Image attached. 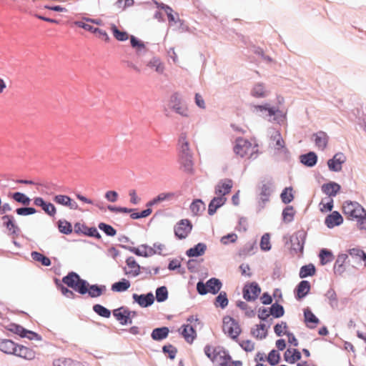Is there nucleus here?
<instances>
[{"label":"nucleus","mask_w":366,"mask_h":366,"mask_svg":"<svg viewBox=\"0 0 366 366\" xmlns=\"http://www.w3.org/2000/svg\"><path fill=\"white\" fill-rule=\"evenodd\" d=\"M62 282L71 287L76 292L84 295L88 294L91 298H97L104 295L107 291V287L104 285L93 284L91 285L80 275L71 271L66 275L63 277Z\"/></svg>","instance_id":"nucleus-1"},{"label":"nucleus","mask_w":366,"mask_h":366,"mask_svg":"<svg viewBox=\"0 0 366 366\" xmlns=\"http://www.w3.org/2000/svg\"><path fill=\"white\" fill-rule=\"evenodd\" d=\"M222 282L217 277H211L204 282L202 280H199L196 285V290L199 295L204 296L210 293L213 295H217L221 292L222 287Z\"/></svg>","instance_id":"nucleus-2"},{"label":"nucleus","mask_w":366,"mask_h":366,"mask_svg":"<svg viewBox=\"0 0 366 366\" xmlns=\"http://www.w3.org/2000/svg\"><path fill=\"white\" fill-rule=\"evenodd\" d=\"M259 189L257 210L260 212L265 207V204L269 201L270 196L274 191L273 179L270 177L261 182V185L258 186Z\"/></svg>","instance_id":"nucleus-3"},{"label":"nucleus","mask_w":366,"mask_h":366,"mask_svg":"<svg viewBox=\"0 0 366 366\" xmlns=\"http://www.w3.org/2000/svg\"><path fill=\"white\" fill-rule=\"evenodd\" d=\"M179 163L184 172L189 174H194L193 157L188 141H184L181 145L179 154Z\"/></svg>","instance_id":"nucleus-4"},{"label":"nucleus","mask_w":366,"mask_h":366,"mask_svg":"<svg viewBox=\"0 0 366 366\" xmlns=\"http://www.w3.org/2000/svg\"><path fill=\"white\" fill-rule=\"evenodd\" d=\"M252 107L253 108V112H267V116L269 117H272V122L275 123L280 124L286 119V114L282 110L277 107L270 106L268 103H264L263 104H253L252 105Z\"/></svg>","instance_id":"nucleus-5"},{"label":"nucleus","mask_w":366,"mask_h":366,"mask_svg":"<svg viewBox=\"0 0 366 366\" xmlns=\"http://www.w3.org/2000/svg\"><path fill=\"white\" fill-rule=\"evenodd\" d=\"M111 31L114 37L119 41H127L129 38L132 47L136 49L137 53L140 52L143 49H145L146 46L144 41L135 36L131 35L129 36V34L126 31L119 30L114 24H112Z\"/></svg>","instance_id":"nucleus-6"},{"label":"nucleus","mask_w":366,"mask_h":366,"mask_svg":"<svg viewBox=\"0 0 366 366\" xmlns=\"http://www.w3.org/2000/svg\"><path fill=\"white\" fill-rule=\"evenodd\" d=\"M223 331L235 342H238V337L242 333L239 322L232 317L226 315L223 317Z\"/></svg>","instance_id":"nucleus-7"},{"label":"nucleus","mask_w":366,"mask_h":366,"mask_svg":"<svg viewBox=\"0 0 366 366\" xmlns=\"http://www.w3.org/2000/svg\"><path fill=\"white\" fill-rule=\"evenodd\" d=\"M342 210L347 219L350 220L356 219L359 217V215H361L366 211L357 202L350 200H347L344 202Z\"/></svg>","instance_id":"nucleus-8"},{"label":"nucleus","mask_w":366,"mask_h":366,"mask_svg":"<svg viewBox=\"0 0 366 366\" xmlns=\"http://www.w3.org/2000/svg\"><path fill=\"white\" fill-rule=\"evenodd\" d=\"M306 237L307 232L304 229H300L290 236L291 252L295 254L303 253Z\"/></svg>","instance_id":"nucleus-9"},{"label":"nucleus","mask_w":366,"mask_h":366,"mask_svg":"<svg viewBox=\"0 0 366 366\" xmlns=\"http://www.w3.org/2000/svg\"><path fill=\"white\" fill-rule=\"evenodd\" d=\"M193 228L192 223L189 219H180L174 227V236L177 239H186Z\"/></svg>","instance_id":"nucleus-10"},{"label":"nucleus","mask_w":366,"mask_h":366,"mask_svg":"<svg viewBox=\"0 0 366 366\" xmlns=\"http://www.w3.org/2000/svg\"><path fill=\"white\" fill-rule=\"evenodd\" d=\"M261 293V287L256 282H247L242 289L243 298L247 302L256 300Z\"/></svg>","instance_id":"nucleus-11"},{"label":"nucleus","mask_w":366,"mask_h":366,"mask_svg":"<svg viewBox=\"0 0 366 366\" xmlns=\"http://www.w3.org/2000/svg\"><path fill=\"white\" fill-rule=\"evenodd\" d=\"M74 231L76 234H82L97 239H101L102 235L96 227H88L84 223L76 222L74 225Z\"/></svg>","instance_id":"nucleus-12"},{"label":"nucleus","mask_w":366,"mask_h":366,"mask_svg":"<svg viewBox=\"0 0 366 366\" xmlns=\"http://www.w3.org/2000/svg\"><path fill=\"white\" fill-rule=\"evenodd\" d=\"M169 106L174 112L182 117H188L187 108L182 104V99L179 97L178 93H174L171 96Z\"/></svg>","instance_id":"nucleus-13"},{"label":"nucleus","mask_w":366,"mask_h":366,"mask_svg":"<svg viewBox=\"0 0 366 366\" xmlns=\"http://www.w3.org/2000/svg\"><path fill=\"white\" fill-rule=\"evenodd\" d=\"M132 300L134 303H137L142 308H147L154 304L155 297L152 292H149L140 295L134 293L132 295Z\"/></svg>","instance_id":"nucleus-14"},{"label":"nucleus","mask_w":366,"mask_h":366,"mask_svg":"<svg viewBox=\"0 0 366 366\" xmlns=\"http://www.w3.org/2000/svg\"><path fill=\"white\" fill-rule=\"evenodd\" d=\"M233 187V181L231 179L225 178L218 182L214 187V193L217 197H225V195L231 192Z\"/></svg>","instance_id":"nucleus-15"},{"label":"nucleus","mask_w":366,"mask_h":366,"mask_svg":"<svg viewBox=\"0 0 366 366\" xmlns=\"http://www.w3.org/2000/svg\"><path fill=\"white\" fill-rule=\"evenodd\" d=\"M345 161V155L342 152H337L331 159H328V168L331 172H339L342 170V164Z\"/></svg>","instance_id":"nucleus-16"},{"label":"nucleus","mask_w":366,"mask_h":366,"mask_svg":"<svg viewBox=\"0 0 366 366\" xmlns=\"http://www.w3.org/2000/svg\"><path fill=\"white\" fill-rule=\"evenodd\" d=\"M112 315L122 325L132 324V320L129 317V312H127V307L126 306H122L113 310Z\"/></svg>","instance_id":"nucleus-17"},{"label":"nucleus","mask_w":366,"mask_h":366,"mask_svg":"<svg viewBox=\"0 0 366 366\" xmlns=\"http://www.w3.org/2000/svg\"><path fill=\"white\" fill-rule=\"evenodd\" d=\"M251 147L252 144L249 140L242 137H238L236 139L233 150L237 155L243 158L247 154L248 150Z\"/></svg>","instance_id":"nucleus-18"},{"label":"nucleus","mask_w":366,"mask_h":366,"mask_svg":"<svg viewBox=\"0 0 366 366\" xmlns=\"http://www.w3.org/2000/svg\"><path fill=\"white\" fill-rule=\"evenodd\" d=\"M311 284L308 280H301L294 290L295 297L300 301L304 299L310 292Z\"/></svg>","instance_id":"nucleus-19"},{"label":"nucleus","mask_w":366,"mask_h":366,"mask_svg":"<svg viewBox=\"0 0 366 366\" xmlns=\"http://www.w3.org/2000/svg\"><path fill=\"white\" fill-rule=\"evenodd\" d=\"M3 226L5 227L12 235H19L21 229L15 222L14 217L11 214H4L1 217Z\"/></svg>","instance_id":"nucleus-20"},{"label":"nucleus","mask_w":366,"mask_h":366,"mask_svg":"<svg viewBox=\"0 0 366 366\" xmlns=\"http://www.w3.org/2000/svg\"><path fill=\"white\" fill-rule=\"evenodd\" d=\"M180 335L187 343L192 344L197 337L195 328L189 324H184L179 329Z\"/></svg>","instance_id":"nucleus-21"},{"label":"nucleus","mask_w":366,"mask_h":366,"mask_svg":"<svg viewBox=\"0 0 366 366\" xmlns=\"http://www.w3.org/2000/svg\"><path fill=\"white\" fill-rule=\"evenodd\" d=\"M125 262L128 267L133 269L128 271L127 269V267H124V272L125 274H127L128 276L134 277H136L140 274L141 266L137 262V261L134 257L130 256V257H127L126 259Z\"/></svg>","instance_id":"nucleus-22"},{"label":"nucleus","mask_w":366,"mask_h":366,"mask_svg":"<svg viewBox=\"0 0 366 366\" xmlns=\"http://www.w3.org/2000/svg\"><path fill=\"white\" fill-rule=\"evenodd\" d=\"M343 217L337 211H333L325 219V224L329 229L340 226L343 223Z\"/></svg>","instance_id":"nucleus-23"},{"label":"nucleus","mask_w":366,"mask_h":366,"mask_svg":"<svg viewBox=\"0 0 366 366\" xmlns=\"http://www.w3.org/2000/svg\"><path fill=\"white\" fill-rule=\"evenodd\" d=\"M317 154L312 151H310L300 156V163L309 168L315 167L317 163Z\"/></svg>","instance_id":"nucleus-24"},{"label":"nucleus","mask_w":366,"mask_h":366,"mask_svg":"<svg viewBox=\"0 0 366 366\" xmlns=\"http://www.w3.org/2000/svg\"><path fill=\"white\" fill-rule=\"evenodd\" d=\"M304 321L307 327L310 329H315L316 325L320 323L319 318L312 312L310 307H305L303 310Z\"/></svg>","instance_id":"nucleus-25"},{"label":"nucleus","mask_w":366,"mask_h":366,"mask_svg":"<svg viewBox=\"0 0 366 366\" xmlns=\"http://www.w3.org/2000/svg\"><path fill=\"white\" fill-rule=\"evenodd\" d=\"M207 244L204 242H199L193 247L188 249L185 254L188 257H199L204 254L207 250Z\"/></svg>","instance_id":"nucleus-26"},{"label":"nucleus","mask_w":366,"mask_h":366,"mask_svg":"<svg viewBox=\"0 0 366 366\" xmlns=\"http://www.w3.org/2000/svg\"><path fill=\"white\" fill-rule=\"evenodd\" d=\"M322 192L326 195L335 197L341 190V186L335 182L325 183L321 187Z\"/></svg>","instance_id":"nucleus-27"},{"label":"nucleus","mask_w":366,"mask_h":366,"mask_svg":"<svg viewBox=\"0 0 366 366\" xmlns=\"http://www.w3.org/2000/svg\"><path fill=\"white\" fill-rule=\"evenodd\" d=\"M18 344L9 339H0V351L6 355L16 354Z\"/></svg>","instance_id":"nucleus-28"},{"label":"nucleus","mask_w":366,"mask_h":366,"mask_svg":"<svg viewBox=\"0 0 366 366\" xmlns=\"http://www.w3.org/2000/svg\"><path fill=\"white\" fill-rule=\"evenodd\" d=\"M313 140L315 145L322 150H324L328 144L329 137L326 132L323 131H319L313 134Z\"/></svg>","instance_id":"nucleus-29"},{"label":"nucleus","mask_w":366,"mask_h":366,"mask_svg":"<svg viewBox=\"0 0 366 366\" xmlns=\"http://www.w3.org/2000/svg\"><path fill=\"white\" fill-rule=\"evenodd\" d=\"M227 201L226 197H213L208 205V214L210 216L214 215L217 210L222 207Z\"/></svg>","instance_id":"nucleus-30"},{"label":"nucleus","mask_w":366,"mask_h":366,"mask_svg":"<svg viewBox=\"0 0 366 366\" xmlns=\"http://www.w3.org/2000/svg\"><path fill=\"white\" fill-rule=\"evenodd\" d=\"M269 92L266 89L265 86L262 82L256 83L250 91V95L254 98H265L268 97Z\"/></svg>","instance_id":"nucleus-31"},{"label":"nucleus","mask_w":366,"mask_h":366,"mask_svg":"<svg viewBox=\"0 0 366 366\" xmlns=\"http://www.w3.org/2000/svg\"><path fill=\"white\" fill-rule=\"evenodd\" d=\"M14 355L28 360L35 358V352L33 350L19 344L16 347V354H14Z\"/></svg>","instance_id":"nucleus-32"},{"label":"nucleus","mask_w":366,"mask_h":366,"mask_svg":"<svg viewBox=\"0 0 366 366\" xmlns=\"http://www.w3.org/2000/svg\"><path fill=\"white\" fill-rule=\"evenodd\" d=\"M169 333V329L168 327H156L152 330L151 337L154 341L160 342L165 340L168 337Z\"/></svg>","instance_id":"nucleus-33"},{"label":"nucleus","mask_w":366,"mask_h":366,"mask_svg":"<svg viewBox=\"0 0 366 366\" xmlns=\"http://www.w3.org/2000/svg\"><path fill=\"white\" fill-rule=\"evenodd\" d=\"M302 358L301 352L297 349L288 348L284 353V360L290 364H294Z\"/></svg>","instance_id":"nucleus-34"},{"label":"nucleus","mask_w":366,"mask_h":366,"mask_svg":"<svg viewBox=\"0 0 366 366\" xmlns=\"http://www.w3.org/2000/svg\"><path fill=\"white\" fill-rule=\"evenodd\" d=\"M348 258L347 254H339L334 264V272L341 275L345 271V263Z\"/></svg>","instance_id":"nucleus-35"},{"label":"nucleus","mask_w":366,"mask_h":366,"mask_svg":"<svg viewBox=\"0 0 366 366\" xmlns=\"http://www.w3.org/2000/svg\"><path fill=\"white\" fill-rule=\"evenodd\" d=\"M213 304L215 307L225 309L229 304V299L225 291L219 292L214 298Z\"/></svg>","instance_id":"nucleus-36"},{"label":"nucleus","mask_w":366,"mask_h":366,"mask_svg":"<svg viewBox=\"0 0 366 366\" xmlns=\"http://www.w3.org/2000/svg\"><path fill=\"white\" fill-rule=\"evenodd\" d=\"M130 286L131 282L129 280L125 278H122L112 285L111 290L115 292H124L127 291Z\"/></svg>","instance_id":"nucleus-37"},{"label":"nucleus","mask_w":366,"mask_h":366,"mask_svg":"<svg viewBox=\"0 0 366 366\" xmlns=\"http://www.w3.org/2000/svg\"><path fill=\"white\" fill-rule=\"evenodd\" d=\"M317 269L314 264L310 263L300 267L299 277L301 279L312 277L316 274Z\"/></svg>","instance_id":"nucleus-38"},{"label":"nucleus","mask_w":366,"mask_h":366,"mask_svg":"<svg viewBox=\"0 0 366 366\" xmlns=\"http://www.w3.org/2000/svg\"><path fill=\"white\" fill-rule=\"evenodd\" d=\"M56 226L61 234L69 235L73 232L71 223L64 219H59L56 222Z\"/></svg>","instance_id":"nucleus-39"},{"label":"nucleus","mask_w":366,"mask_h":366,"mask_svg":"<svg viewBox=\"0 0 366 366\" xmlns=\"http://www.w3.org/2000/svg\"><path fill=\"white\" fill-rule=\"evenodd\" d=\"M320 263L321 265H325L334 259V255L330 249L322 248L319 252Z\"/></svg>","instance_id":"nucleus-40"},{"label":"nucleus","mask_w":366,"mask_h":366,"mask_svg":"<svg viewBox=\"0 0 366 366\" xmlns=\"http://www.w3.org/2000/svg\"><path fill=\"white\" fill-rule=\"evenodd\" d=\"M269 311L270 315H272L274 318H280L285 315V308L284 307L278 303L277 300L275 302L272 303L270 307L268 308Z\"/></svg>","instance_id":"nucleus-41"},{"label":"nucleus","mask_w":366,"mask_h":366,"mask_svg":"<svg viewBox=\"0 0 366 366\" xmlns=\"http://www.w3.org/2000/svg\"><path fill=\"white\" fill-rule=\"evenodd\" d=\"M256 329L251 330V335L257 339L262 340L267 337V330L264 323H259L256 325Z\"/></svg>","instance_id":"nucleus-42"},{"label":"nucleus","mask_w":366,"mask_h":366,"mask_svg":"<svg viewBox=\"0 0 366 366\" xmlns=\"http://www.w3.org/2000/svg\"><path fill=\"white\" fill-rule=\"evenodd\" d=\"M11 198L15 202L21 204L24 206L30 204L31 199L26 194L21 192H15L11 194Z\"/></svg>","instance_id":"nucleus-43"},{"label":"nucleus","mask_w":366,"mask_h":366,"mask_svg":"<svg viewBox=\"0 0 366 366\" xmlns=\"http://www.w3.org/2000/svg\"><path fill=\"white\" fill-rule=\"evenodd\" d=\"M7 330L21 338H25V337H26V332H28L27 329L16 323L9 324L7 327Z\"/></svg>","instance_id":"nucleus-44"},{"label":"nucleus","mask_w":366,"mask_h":366,"mask_svg":"<svg viewBox=\"0 0 366 366\" xmlns=\"http://www.w3.org/2000/svg\"><path fill=\"white\" fill-rule=\"evenodd\" d=\"M189 208L192 214L197 216L205 209V204L201 199H195L191 203Z\"/></svg>","instance_id":"nucleus-45"},{"label":"nucleus","mask_w":366,"mask_h":366,"mask_svg":"<svg viewBox=\"0 0 366 366\" xmlns=\"http://www.w3.org/2000/svg\"><path fill=\"white\" fill-rule=\"evenodd\" d=\"M295 211L292 206L287 205L285 207L282 212V221L285 223H290L294 220Z\"/></svg>","instance_id":"nucleus-46"},{"label":"nucleus","mask_w":366,"mask_h":366,"mask_svg":"<svg viewBox=\"0 0 366 366\" xmlns=\"http://www.w3.org/2000/svg\"><path fill=\"white\" fill-rule=\"evenodd\" d=\"M31 257L34 261L40 262L43 266L49 267L51 264V261L48 257L37 251H32Z\"/></svg>","instance_id":"nucleus-47"},{"label":"nucleus","mask_w":366,"mask_h":366,"mask_svg":"<svg viewBox=\"0 0 366 366\" xmlns=\"http://www.w3.org/2000/svg\"><path fill=\"white\" fill-rule=\"evenodd\" d=\"M292 191L293 188L292 187H287L282 191L280 199L285 204H288L293 201L295 196Z\"/></svg>","instance_id":"nucleus-48"},{"label":"nucleus","mask_w":366,"mask_h":366,"mask_svg":"<svg viewBox=\"0 0 366 366\" xmlns=\"http://www.w3.org/2000/svg\"><path fill=\"white\" fill-rule=\"evenodd\" d=\"M169 297V292L166 286L158 287L155 290V300L157 302H165Z\"/></svg>","instance_id":"nucleus-49"},{"label":"nucleus","mask_w":366,"mask_h":366,"mask_svg":"<svg viewBox=\"0 0 366 366\" xmlns=\"http://www.w3.org/2000/svg\"><path fill=\"white\" fill-rule=\"evenodd\" d=\"M92 310L97 315L104 318H109L112 312L110 310L100 304L94 305Z\"/></svg>","instance_id":"nucleus-50"},{"label":"nucleus","mask_w":366,"mask_h":366,"mask_svg":"<svg viewBox=\"0 0 366 366\" xmlns=\"http://www.w3.org/2000/svg\"><path fill=\"white\" fill-rule=\"evenodd\" d=\"M267 361L271 366L277 365L281 361V355L280 352L277 350L272 349L268 353Z\"/></svg>","instance_id":"nucleus-51"},{"label":"nucleus","mask_w":366,"mask_h":366,"mask_svg":"<svg viewBox=\"0 0 366 366\" xmlns=\"http://www.w3.org/2000/svg\"><path fill=\"white\" fill-rule=\"evenodd\" d=\"M56 285L57 288L61 291V294L67 298L75 299L77 295L69 287H65L59 282L58 279H56Z\"/></svg>","instance_id":"nucleus-52"},{"label":"nucleus","mask_w":366,"mask_h":366,"mask_svg":"<svg viewBox=\"0 0 366 366\" xmlns=\"http://www.w3.org/2000/svg\"><path fill=\"white\" fill-rule=\"evenodd\" d=\"M325 296L329 300V305L332 309H335L338 305V300L337 297L336 292L335 290L332 287H330L327 292L325 293Z\"/></svg>","instance_id":"nucleus-53"},{"label":"nucleus","mask_w":366,"mask_h":366,"mask_svg":"<svg viewBox=\"0 0 366 366\" xmlns=\"http://www.w3.org/2000/svg\"><path fill=\"white\" fill-rule=\"evenodd\" d=\"M98 228L108 237H114L117 234V229L105 222H99Z\"/></svg>","instance_id":"nucleus-54"},{"label":"nucleus","mask_w":366,"mask_h":366,"mask_svg":"<svg viewBox=\"0 0 366 366\" xmlns=\"http://www.w3.org/2000/svg\"><path fill=\"white\" fill-rule=\"evenodd\" d=\"M162 352L170 360H174L177 353V349L172 344H167L162 347Z\"/></svg>","instance_id":"nucleus-55"},{"label":"nucleus","mask_w":366,"mask_h":366,"mask_svg":"<svg viewBox=\"0 0 366 366\" xmlns=\"http://www.w3.org/2000/svg\"><path fill=\"white\" fill-rule=\"evenodd\" d=\"M204 355L212 362H214L218 355H219V351H217L214 350V347H212L210 345H206L204 347Z\"/></svg>","instance_id":"nucleus-56"},{"label":"nucleus","mask_w":366,"mask_h":366,"mask_svg":"<svg viewBox=\"0 0 366 366\" xmlns=\"http://www.w3.org/2000/svg\"><path fill=\"white\" fill-rule=\"evenodd\" d=\"M271 139L275 142V149L280 150L285 147V142L279 130H274Z\"/></svg>","instance_id":"nucleus-57"},{"label":"nucleus","mask_w":366,"mask_h":366,"mask_svg":"<svg viewBox=\"0 0 366 366\" xmlns=\"http://www.w3.org/2000/svg\"><path fill=\"white\" fill-rule=\"evenodd\" d=\"M119 247L121 248H123L124 249L129 250V252H132L133 254H134L137 256L147 257V250L142 251L140 249V248H141L140 246L139 247H135L128 246L126 244H119Z\"/></svg>","instance_id":"nucleus-58"},{"label":"nucleus","mask_w":366,"mask_h":366,"mask_svg":"<svg viewBox=\"0 0 366 366\" xmlns=\"http://www.w3.org/2000/svg\"><path fill=\"white\" fill-rule=\"evenodd\" d=\"M260 249L264 252H268L271 249L272 246L270 244V234L269 233H264L260 239Z\"/></svg>","instance_id":"nucleus-59"},{"label":"nucleus","mask_w":366,"mask_h":366,"mask_svg":"<svg viewBox=\"0 0 366 366\" xmlns=\"http://www.w3.org/2000/svg\"><path fill=\"white\" fill-rule=\"evenodd\" d=\"M15 212L19 216H29L36 214L37 210L33 207L24 206L16 208Z\"/></svg>","instance_id":"nucleus-60"},{"label":"nucleus","mask_w":366,"mask_h":366,"mask_svg":"<svg viewBox=\"0 0 366 366\" xmlns=\"http://www.w3.org/2000/svg\"><path fill=\"white\" fill-rule=\"evenodd\" d=\"M147 66L151 68H155V71L159 74H162L164 71V66L160 59L157 57H153L149 61Z\"/></svg>","instance_id":"nucleus-61"},{"label":"nucleus","mask_w":366,"mask_h":366,"mask_svg":"<svg viewBox=\"0 0 366 366\" xmlns=\"http://www.w3.org/2000/svg\"><path fill=\"white\" fill-rule=\"evenodd\" d=\"M71 197L66 194H56L53 197V201L59 205L68 207Z\"/></svg>","instance_id":"nucleus-62"},{"label":"nucleus","mask_w":366,"mask_h":366,"mask_svg":"<svg viewBox=\"0 0 366 366\" xmlns=\"http://www.w3.org/2000/svg\"><path fill=\"white\" fill-rule=\"evenodd\" d=\"M174 196L173 192H162L158 194L157 197L153 198V202L155 204H157L162 202L167 201L170 199Z\"/></svg>","instance_id":"nucleus-63"},{"label":"nucleus","mask_w":366,"mask_h":366,"mask_svg":"<svg viewBox=\"0 0 366 366\" xmlns=\"http://www.w3.org/2000/svg\"><path fill=\"white\" fill-rule=\"evenodd\" d=\"M237 240V235L234 233L231 232L226 235H224L220 239V242L222 244L227 245L229 243H234Z\"/></svg>","instance_id":"nucleus-64"}]
</instances>
